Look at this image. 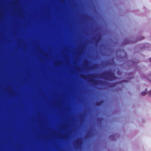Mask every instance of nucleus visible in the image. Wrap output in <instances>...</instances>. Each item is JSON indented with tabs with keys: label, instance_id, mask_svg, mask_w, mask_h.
Here are the masks:
<instances>
[{
	"label": "nucleus",
	"instance_id": "2",
	"mask_svg": "<svg viewBox=\"0 0 151 151\" xmlns=\"http://www.w3.org/2000/svg\"><path fill=\"white\" fill-rule=\"evenodd\" d=\"M150 59H151V58Z\"/></svg>",
	"mask_w": 151,
	"mask_h": 151
},
{
	"label": "nucleus",
	"instance_id": "1",
	"mask_svg": "<svg viewBox=\"0 0 151 151\" xmlns=\"http://www.w3.org/2000/svg\"><path fill=\"white\" fill-rule=\"evenodd\" d=\"M147 93V92L146 91L143 92L142 93V95L143 96L145 95Z\"/></svg>",
	"mask_w": 151,
	"mask_h": 151
}]
</instances>
